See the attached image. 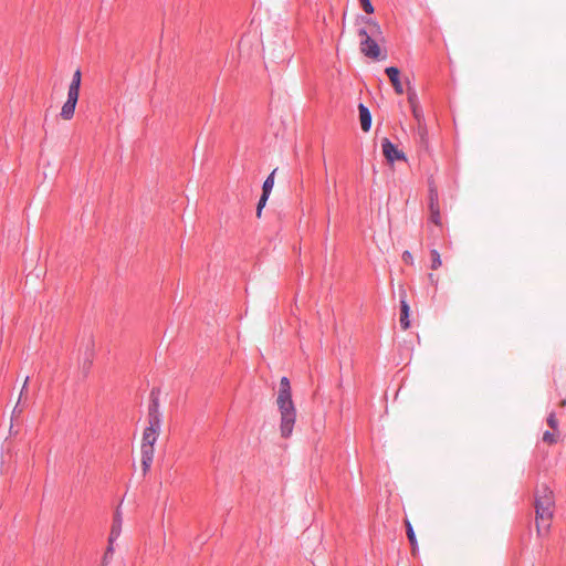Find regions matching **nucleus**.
<instances>
[{
	"mask_svg": "<svg viewBox=\"0 0 566 566\" xmlns=\"http://www.w3.org/2000/svg\"><path fill=\"white\" fill-rule=\"evenodd\" d=\"M122 524H123L122 513L117 509L115 512V515H114L108 542L114 543L119 537L120 532H122Z\"/></svg>",
	"mask_w": 566,
	"mask_h": 566,
	"instance_id": "10",
	"label": "nucleus"
},
{
	"mask_svg": "<svg viewBox=\"0 0 566 566\" xmlns=\"http://www.w3.org/2000/svg\"><path fill=\"white\" fill-rule=\"evenodd\" d=\"M407 93H408V101H409L411 107L413 105H418L417 104V93H416L415 88L408 87Z\"/></svg>",
	"mask_w": 566,
	"mask_h": 566,
	"instance_id": "25",
	"label": "nucleus"
},
{
	"mask_svg": "<svg viewBox=\"0 0 566 566\" xmlns=\"http://www.w3.org/2000/svg\"><path fill=\"white\" fill-rule=\"evenodd\" d=\"M385 73L387 74V76L389 77L392 86H394V90L397 94H402L403 93V87H402V84H401V81H400V71L398 67L396 66H388L385 69Z\"/></svg>",
	"mask_w": 566,
	"mask_h": 566,
	"instance_id": "7",
	"label": "nucleus"
},
{
	"mask_svg": "<svg viewBox=\"0 0 566 566\" xmlns=\"http://www.w3.org/2000/svg\"><path fill=\"white\" fill-rule=\"evenodd\" d=\"M275 171L276 169H274L268 177L266 179L264 180L263 185H262V193H265L266 196H270L272 189H273V186H274V175H275Z\"/></svg>",
	"mask_w": 566,
	"mask_h": 566,
	"instance_id": "16",
	"label": "nucleus"
},
{
	"mask_svg": "<svg viewBox=\"0 0 566 566\" xmlns=\"http://www.w3.org/2000/svg\"><path fill=\"white\" fill-rule=\"evenodd\" d=\"M410 306L406 300V295L400 298V318L399 323L402 329H408L410 327Z\"/></svg>",
	"mask_w": 566,
	"mask_h": 566,
	"instance_id": "9",
	"label": "nucleus"
},
{
	"mask_svg": "<svg viewBox=\"0 0 566 566\" xmlns=\"http://www.w3.org/2000/svg\"><path fill=\"white\" fill-rule=\"evenodd\" d=\"M543 441L547 442L548 444L556 443L555 434L552 433L551 431H545L544 434H543Z\"/></svg>",
	"mask_w": 566,
	"mask_h": 566,
	"instance_id": "26",
	"label": "nucleus"
},
{
	"mask_svg": "<svg viewBox=\"0 0 566 566\" xmlns=\"http://www.w3.org/2000/svg\"><path fill=\"white\" fill-rule=\"evenodd\" d=\"M441 256L438 250H431V268L437 270L441 265Z\"/></svg>",
	"mask_w": 566,
	"mask_h": 566,
	"instance_id": "18",
	"label": "nucleus"
},
{
	"mask_svg": "<svg viewBox=\"0 0 566 566\" xmlns=\"http://www.w3.org/2000/svg\"><path fill=\"white\" fill-rule=\"evenodd\" d=\"M358 111H359L360 127H361L363 132L368 133L371 128V113H370L369 108L363 103H359Z\"/></svg>",
	"mask_w": 566,
	"mask_h": 566,
	"instance_id": "8",
	"label": "nucleus"
},
{
	"mask_svg": "<svg viewBox=\"0 0 566 566\" xmlns=\"http://www.w3.org/2000/svg\"><path fill=\"white\" fill-rule=\"evenodd\" d=\"M406 532H407V537H408V539L410 542V545L415 549L418 546V542H417V537H416V533L413 531V527H412L411 523L408 520L406 521Z\"/></svg>",
	"mask_w": 566,
	"mask_h": 566,
	"instance_id": "17",
	"label": "nucleus"
},
{
	"mask_svg": "<svg viewBox=\"0 0 566 566\" xmlns=\"http://www.w3.org/2000/svg\"><path fill=\"white\" fill-rule=\"evenodd\" d=\"M381 150L389 164H394L399 160L407 161L406 154L398 149V147L387 137L381 140Z\"/></svg>",
	"mask_w": 566,
	"mask_h": 566,
	"instance_id": "5",
	"label": "nucleus"
},
{
	"mask_svg": "<svg viewBox=\"0 0 566 566\" xmlns=\"http://www.w3.org/2000/svg\"><path fill=\"white\" fill-rule=\"evenodd\" d=\"M411 108H412L413 117L418 122L419 134H420L421 138L423 139L424 134H426V127L423 125V120H424L423 113L418 105H413Z\"/></svg>",
	"mask_w": 566,
	"mask_h": 566,
	"instance_id": "13",
	"label": "nucleus"
},
{
	"mask_svg": "<svg viewBox=\"0 0 566 566\" xmlns=\"http://www.w3.org/2000/svg\"><path fill=\"white\" fill-rule=\"evenodd\" d=\"M159 395L160 391L158 388H153L149 395V405H148V415L147 420L148 424L145 428L146 431H155L160 433L161 423H163V415L159 409Z\"/></svg>",
	"mask_w": 566,
	"mask_h": 566,
	"instance_id": "3",
	"label": "nucleus"
},
{
	"mask_svg": "<svg viewBox=\"0 0 566 566\" xmlns=\"http://www.w3.org/2000/svg\"><path fill=\"white\" fill-rule=\"evenodd\" d=\"M535 524L538 536L548 533L554 516L555 497L553 491L542 485L536 489L534 494Z\"/></svg>",
	"mask_w": 566,
	"mask_h": 566,
	"instance_id": "2",
	"label": "nucleus"
},
{
	"mask_svg": "<svg viewBox=\"0 0 566 566\" xmlns=\"http://www.w3.org/2000/svg\"><path fill=\"white\" fill-rule=\"evenodd\" d=\"M159 437V433L158 432H155V431H146V429H144V432H143V439H142V444H149V446H155L157 439Z\"/></svg>",
	"mask_w": 566,
	"mask_h": 566,
	"instance_id": "15",
	"label": "nucleus"
},
{
	"mask_svg": "<svg viewBox=\"0 0 566 566\" xmlns=\"http://www.w3.org/2000/svg\"><path fill=\"white\" fill-rule=\"evenodd\" d=\"M76 104L77 103H74L73 101H66L61 108L60 116L65 120L72 119L75 113Z\"/></svg>",
	"mask_w": 566,
	"mask_h": 566,
	"instance_id": "12",
	"label": "nucleus"
},
{
	"mask_svg": "<svg viewBox=\"0 0 566 566\" xmlns=\"http://www.w3.org/2000/svg\"><path fill=\"white\" fill-rule=\"evenodd\" d=\"M154 453H155L154 446L140 444L143 475H146L149 472L153 460H154Z\"/></svg>",
	"mask_w": 566,
	"mask_h": 566,
	"instance_id": "6",
	"label": "nucleus"
},
{
	"mask_svg": "<svg viewBox=\"0 0 566 566\" xmlns=\"http://www.w3.org/2000/svg\"><path fill=\"white\" fill-rule=\"evenodd\" d=\"M270 196H266L265 193H262L260 199H259V202H258V206H256V217L260 218L261 214H262V210L263 208L265 207L266 205V201L269 199Z\"/></svg>",
	"mask_w": 566,
	"mask_h": 566,
	"instance_id": "20",
	"label": "nucleus"
},
{
	"mask_svg": "<svg viewBox=\"0 0 566 566\" xmlns=\"http://www.w3.org/2000/svg\"><path fill=\"white\" fill-rule=\"evenodd\" d=\"M28 381H29V377H27L25 380H24V384H23L21 392H20L19 400H18V402H17L14 409H13V412H15L18 410V408L20 407V405H21V398H22L24 391H27Z\"/></svg>",
	"mask_w": 566,
	"mask_h": 566,
	"instance_id": "28",
	"label": "nucleus"
},
{
	"mask_svg": "<svg viewBox=\"0 0 566 566\" xmlns=\"http://www.w3.org/2000/svg\"><path fill=\"white\" fill-rule=\"evenodd\" d=\"M547 424L552 428V429H557L558 427V421H557V418H556V413L554 411H552L548 417H547Z\"/></svg>",
	"mask_w": 566,
	"mask_h": 566,
	"instance_id": "24",
	"label": "nucleus"
},
{
	"mask_svg": "<svg viewBox=\"0 0 566 566\" xmlns=\"http://www.w3.org/2000/svg\"><path fill=\"white\" fill-rule=\"evenodd\" d=\"M430 281H434L433 274H429Z\"/></svg>",
	"mask_w": 566,
	"mask_h": 566,
	"instance_id": "30",
	"label": "nucleus"
},
{
	"mask_svg": "<svg viewBox=\"0 0 566 566\" xmlns=\"http://www.w3.org/2000/svg\"><path fill=\"white\" fill-rule=\"evenodd\" d=\"M78 95H80V88L69 86L66 101H71V102L73 101L74 103H77Z\"/></svg>",
	"mask_w": 566,
	"mask_h": 566,
	"instance_id": "19",
	"label": "nucleus"
},
{
	"mask_svg": "<svg viewBox=\"0 0 566 566\" xmlns=\"http://www.w3.org/2000/svg\"><path fill=\"white\" fill-rule=\"evenodd\" d=\"M402 261H403L405 263H407V264H412V262H413V258H412L411 252H409V251H405V252L402 253Z\"/></svg>",
	"mask_w": 566,
	"mask_h": 566,
	"instance_id": "29",
	"label": "nucleus"
},
{
	"mask_svg": "<svg viewBox=\"0 0 566 566\" xmlns=\"http://www.w3.org/2000/svg\"><path fill=\"white\" fill-rule=\"evenodd\" d=\"M81 78H82V73H81V70L77 69L74 74H73V77H72V81L70 83L69 86H73V87H76V88H81Z\"/></svg>",
	"mask_w": 566,
	"mask_h": 566,
	"instance_id": "21",
	"label": "nucleus"
},
{
	"mask_svg": "<svg viewBox=\"0 0 566 566\" xmlns=\"http://www.w3.org/2000/svg\"><path fill=\"white\" fill-rule=\"evenodd\" d=\"M113 552H114L113 543L108 542L107 549H106V552L104 554V557H103L104 565H106L108 563V558L112 557Z\"/></svg>",
	"mask_w": 566,
	"mask_h": 566,
	"instance_id": "27",
	"label": "nucleus"
},
{
	"mask_svg": "<svg viewBox=\"0 0 566 566\" xmlns=\"http://www.w3.org/2000/svg\"><path fill=\"white\" fill-rule=\"evenodd\" d=\"M360 4H361L363 10L366 13H368V14L374 13L375 8H374V6H373L370 0H360Z\"/></svg>",
	"mask_w": 566,
	"mask_h": 566,
	"instance_id": "23",
	"label": "nucleus"
},
{
	"mask_svg": "<svg viewBox=\"0 0 566 566\" xmlns=\"http://www.w3.org/2000/svg\"><path fill=\"white\" fill-rule=\"evenodd\" d=\"M428 199H429V210L439 208V195H438V190L433 184L429 185Z\"/></svg>",
	"mask_w": 566,
	"mask_h": 566,
	"instance_id": "14",
	"label": "nucleus"
},
{
	"mask_svg": "<svg viewBox=\"0 0 566 566\" xmlns=\"http://www.w3.org/2000/svg\"><path fill=\"white\" fill-rule=\"evenodd\" d=\"M358 35L360 38V51L365 56L375 61L385 59V55H381L377 39L371 38V34L368 33L366 28H360L358 30Z\"/></svg>",
	"mask_w": 566,
	"mask_h": 566,
	"instance_id": "4",
	"label": "nucleus"
},
{
	"mask_svg": "<svg viewBox=\"0 0 566 566\" xmlns=\"http://www.w3.org/2000/svg\"><path fill=\"white\" fill-rule=\"evenodd\" d=\"M358 20L368 25V33L371 34V38L378 39L381 35V28L377 21L371 18H366L360 15Z\"/></svg>",
	"mask_w": 566,
	"mask_h": 566,
	"instance_id": "11",
	"label": "nucleus"
},
{
	"mask_svg": "<svg viewBox=\"0 0 566 566\" xmlns=\"http://www.w3.org/2000/svg\"><path fill=\"white\" fill-rule=\"evenodd\" d=\"M276 405L281 416V437L286 439L292 434L296 421V409L292 399L291 382L286 376H283L280 380Z\"/></svg>",
	"mask_w": 566,
	"mask_h": 566,
	"instance_id": "1",
	"label": "nucleus"
},
{
	"mask_svg": "<svg viewBox=\"0 0 566 566\" xmlns=\"http://www.w3.org/2000/svg\"><path fill=\"white\" fill-rule=\"evenodd\" d=\"M430 220H431V222H433L437 226L441 224L440 208L430 210Z\"/></svg>",
	"mask_w": 566,
	"mask_h": 566,
	"instance_id": "22",
	"label": "nucleus"
}]
</instances>
